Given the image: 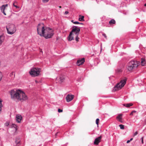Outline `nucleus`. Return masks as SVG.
<instances>
[{
	"label": "nucleus",
	"mask_w": 146,
	"mask_h": 146,
	"mask_svg": "<svg viewBox=\"0 0 146 146\" xmlns=\"http://www.w3.org/2000/svg\"><path fill=\"white\" fill-rule=\"evenodd\" d=\"M71 22H72L73 23V22H74V21H73V20H72L71 21Z\"/></svg>",
	"instance_id": "ea45409f"
},
{
	"label": "nucleus",
	"mask_w": 146,
	"mask_h": 146,
	"mask_svg": "<svg viewBox=\"0 0 146 146\" xmlns=\"http://www.w3.org/2000/svg\"><path fill=\"white\" fill-rule=\"evenodd\" d=\"M109 23L110 24H114L115 23V21L114 19H111L110 21L109 22Z\"/></svg>",
	"instance_id": "6ab92c4d"
},
{
	"label": "nucleus",
	"mask_w": 146,
	"mask_h": 146,
	"mask_svg": "<svg viewBox=\"0 0 146 146\" xmlns=\"http://www.w3.org/2000/svg\"><path fill=\"white\" fill-rule=\"evenodd\" d=\"M138 134V132L137 131L135 132L133 134V136H135L136 135H137Z\"/></svg>",
	"instance_id": "cd10ccee"
},
{
	"label": "nucleus",
	"mask_w": 146,
	"mask_h": 146,
	"mask_svg": "<svg viewBox=\"0 0 146 146\" xmlns=\"http://www.w3.org/2000/svg\"><path fill=\"white\" fill-rule=\"evenodd\" d=\"M144 5L145 6H146V3Z\"/></svg>",
	"instance_id": "a19ab883"
},
{
	"label": "nucleus",
	"mask_w": 146,
	"mask_h": 146,
	"mask_svg": "<svg viewBox=\"0 0 146 146\" xmlns=\"http://www.w3.org/2000/svg\"><path fill=\"white\" fill-rule=\"evenodd\" d=\"M6 29L8 33L10 35L13 34L16 31L15 25L12 24L8 25L6 27Z\"/></svg>",
	"instance_id": "39448f33"
},
{
	"label": "nucleus",
	"mask_w": 146,
	"mask_h": 146,
	"mask_svg": "<svg viewBox=\"0 0 146 146\" xmlns=\"http://www.w3.org/2000/svg\"><path fill=\"white\" fill-rule=\"evenodd\" d=\"M102 35L103 36H104V37L105 38H106V39L107 38V36L105 34L103 33V34Z\"/></svg>",
	"instance_id": "7c9ffc66"
},
{
	"label": "nucleus",
	"mask_w": 146,
	"mask_h": 146,
	"mask_svg": "<svg viewBox=\"0 0 146 146\" xmlns=\"http://www.w3.org/2000/svg\"><path fill=\"white\" fill-rule=\"evenodd\" d=\"M99 119L98 118H97L96 120V123L98 125V124L99 122Z\"/></svg>",
	"instance_id": "b1692460"
},
{
	"label": "nucleus",
	"mask_w": 146,
	"mask_h": 146,
	"mask_svg": "<svg viewBox=\"0 0 146 146\" xmlns=\"http://www.w3.org/2000/svg\"><path fill=\"white\" fill-rule=\"evenodd\" d=\"M38 34L41 36L44 37L46 39L52 38L54 34L52 29L44 26L42 23H39L37 27Z\"/></svg>",
	"instance_id": "f257e3e1"
},
{
	"label": "nucleus",
	"mask_w": 146,
	"mask_h": 146,
	"mask_svg": "<svg viewBox=\"0 0 146 146\" xmlns=\"http://www.w3.org/2000/svg\"><path fill=\"white\" fill-rule=\"evenodd\" d=\"M20 142V141L17 140V139H16V140L15 141V143L17 145Z\"/></svg>",
	"instance_id": "5701e85b"
},
{
	"label": "nucleus",
	"mask_w": 146,
	"mask_h": 146,
	"mask_svg": "<svg viewBox=\"0 0 146 146\" xmlns=\"http://www.w3.org/2000/svg\"><path fill=\"white\" fill-rule=\"evenodd\" d=\"M49 0H42V1L44 3H46Z\"/></svg>",
	"instance_id": "c756f323"
},
{
	"label": "nucleus",
	"mask_w": 146,
	"mask_h": 146,
	"mask_svg": "<svg viewBox=\"0 0 146 146\" xmlns=\"http://www.w3.org/2000/svg\"><path fill=\"white\" fill-rule=\"evenodd\" d=\"M12 126H13L12 127H14L15 128V129L16 130H17V129L16 128L17 126V125H15V124H14V125L13 124L12 125Z\"/></svg>",
	"instance_id": "a878e982"
},
{
	"label": "nucleus",
	"mask_w": 146,
	"mask_h": 146,
	"mask_svg": "<svg viewBox=\"0 0 146 146\" xmlns=\"http://www.w3.org/2000/svg\"><path fill=\"white\" fill-rule=\"evenodd\" d=\"M8 6V4H6L5 5H2L0 9L2 13H3L4 14L6 15V14L5 13V10H6V7H7Z\"/></svg>",
	"instance_id": "1a4fd4ad"
},
{
	"label": "nucleus",
	"mask_w": 146,
	"mask_h": 146,
	"mask_svg": "<svg viewBox=\"0 0 146 146\" xmlns=\"http://www.w3.org/2000/svg\"><path fill=\"white\" fill-rule=\"evenodd\" d=\"M138 62L135 60H132L128 64L127 69L129 71L137 68L139 65Z\"/></svg>",
	"instance_id": "20e7f679"
},
{
	"label": "nucleus",
	"mask_w": 146,
	"mask_h": 146,
	"mask_svg": "<svg viewBox=\"0 0 146 146\" xmlns=\"http://www.w3.org/2000/svg\"><path fill=\"white\" fill-rule=\"evenodd\" d=\"M40 68H34L31 69L29 73L32 76H37L40 73Z\"/></svg>",
	"instance_id": "0eeeda50"
},
{
	"label": "nucleus",
	"mask_w": 146,
	"mask_h": 146,
	"mask_svg": "<svg viewBox=\"0 0 146 146\" xmlns=\"http://www.w3.org/2000/svg\"><path fill=\"white\" fill-rule=\"evenodd\" d=\"M130 141L129 140H128V141H127V143H129L130 142Z\"/></svg>",
	"instance_id": "f704fd0d"
},
{
	"label": "nucleus",
	"mask_w": 146,
	"mask_h": 146,
	"mask_svg": "<svg viewBox=\"0 0 146 146\" xmlns=\"http://www.w3.org/2000/svg\"><path fill=\"white\" fill-rule=\"evenodd\" d=\"M3 77V75L1 72H0V81L1 80L2 78Z\"/></svg>",
	"instance_id": "412c9836"
},
{
	"label": "nucleus",
	"mask_w": 146,
	"mask_h": 146,
	"mask_svg": "<svg viewBox=\"0 0 146 146\" xmlns=\"http://www.w3.org/2000/svg\"><path fill=\"white\" fill-rule=\"evenodd\" d=\"M133 113L132 112L130 113V115H133Z\"/></svg>",
	"instance_id": "72a5a7b5"
},
{
	"label": "nucleus",
	"mask_w": 146,
	"mask_h": 146,
	"mask_svg": "<svg viewBox=\"0 0 146 146\" xmlns=\"http://www.w3.org/2000/svg\"><path fill=\"white\" fill-rule=\"evenodd\" d=\"M10 93L11 98L17 99L21 102L26 100L28 98L25 94L20 90L16 91L14 90H12L10 92Z\"/></svg>",
	"instance_id": "f03ea898"
},
{
	"label": "nucleus",
	"mask_w": 146,
	"mask_h": 146,
	"mask_svg": "<svg viewBox=\"0 0 146 146\" xmlns=\"http://www.w3.org/2000/svg\"><path fill=\"white\" fill-rule=\"evenodd\" d=\"M80 16L81 17H80L79 18V20L81 21H84V16H83L80 15Z\"/></svg>",
	"instance_id": "a211bd4d"
},
{
	"label": "nucleus",
	"mask_w": 146,
	"mask_h": 146,
	"mask_svg": "<svg viewBox=\"0 0 146 146\" xmlns=\"http://www.w3.org/2000/svg\"><path fill=\"white\" fill-rule=\"evenodd\" d=\"M68 13V11H66L64 13V14L65 15H67V14Z\"/></svg>",
	"instance_id": "473e14b6"
},
{
	"label": "nucleus",
	"mask_w": 146,
	"mask_h": 146,
	"mask_svg": "<svg viewBox=\"0 0 146 146\" xmlns=\"http://www.w3.org/2000/svg\"><path fill=\"white\" fill-rule=\"evenodd\" d=\"M102 137L100 136L97 138H96L94 141V144L95 145H98L99 143L101 141Z\"/></svg>",
	"instance_id": "9b49d317"
},
{
	"label": "nucleus",
	"mask_w": 146,
	"mask_h": 146,
	"mask_svg": "<svg viewBox=\"0 0 146 146\" xmlns=\"http://www.w3.org/2000/svg\"><path fill=\"white\" fill-rule=\"evenodd\" d=\"M8 125H9V124H7V126H8Z\"/></svg>",
	"instance_id": "49530a36"
},
{
	"label": "nucleus",
	"mask_w": 146,
	"mask_h": 146,
	"mask_svg": "<svg viewBox=\"0 0 146 146\" xmlns=\"http://www.w3.org/2000/svg\"><path fill=\"white\" fill-rule=\"evenodd\" d=\"M74 95H70V94L68 95L66 97V100L67 102H69L72 100L74 98Z\"/></svg>",
	"instance_id": "9d476101"
},
{
	"label": "nucleus",
	"mask_w": 146,
	"mask_h": 146,
	"mask_svg": "<svg viewBox=\"0 0 146 146\" xmlns=\"http://www.w3.org/2000/svg\"><path fill=\"white\" fill-rule=\"evenodd\" d=\"M8 125H9V124H7V126H8Z\"/></svg>",
	"instance_id": "de8ad7c7"
},
{
	"label": "nucleus",
	"mask_w": 146,
	"mask_h": 146,
	"mask_svg": "<svg viewBox=\"0 0 146 146\" xmlns=\"http://www.w3.org/2000/svg\"><path fill=\"white\" fill-rule=\"evenodd\" d=\"M141 64L142 66H145L146 64V61L143 58L141 59Z\"/></svg>",
	"instance_id": "4468645a"
},
{
	"label": "nucleus",
	"mask_w": 146,
	"mask_h": 146,
	"mask_svg": "<svg viewBox=\"0 0 146 146\" xmlns=\"http://www.w3.org/2000/svg\"><path fill=\"white\" fill-rule=\"evenodd\" d=\"M126 79L122 80L120 82L117 84L114 88V90L115 91L119 90L123 87L126 83Z\"/></svg>",
	"instance_id": "423d86ee"
},
{
	"label": "nucleus",
	"mask_w": 146,
	"mask_h": 146,
	"mask_svg": "<svg viewBox=\"0 0 146 146\" xmlns=\"http://www.w3.org/2000/svg\"><path fill=\"white\" fill-rule=\"evenodd\" d=\"M122 115L120 114L118 115L117 117V118L118 119V121H119L121 122H122V117H121Z\"/></svg>",
	"instance_id": "2eb2a0df"
},
{
	"label": "nucleus",
	"mask_w": 146,
	"mask_h": 146,
	"mask_svg": "<svg viewBox=\"0 0 146 146\" xmlns=\"http://www.w3.org/2000/svg\"><path fill=\"white\" fill-rule=\"evenodd\" d=\"M73 23L75 24H80V23L78 21H75L73 22Z\"/></svg>",
	"instance_id": "bb28decb"
},
{
	"label": "nucleus",
	"mask_w": 146,
	"mask_h": 146,
	"mask_svg": "<svg viewBox=\"0 0 146 146\" xmlns=\"http://www.w3.org/2000/svg\"><path fill=\"white\" fill-rule=\"evenodd\" d=\"M72 28V30L70 33L68 37L69 41H71L73 39V37L72 36L73 34V33H74L76 35L78 36L80 31V27L76 26H74Z\"/></svg>",
	"instance_id": "7ed1b4c3"
},
{
	"label": "nucleus",
	"mask_w": 146,
	"mask_h": 146,
	"mask_svg": "<svg viewBox=\"0 0 146 146\" xmlns=\"http://www.w3.org/2000/svg\"><path fill=\"white\" fill-rule=\"evenodd\" d=\"M58 112L60 113L62 111V110L60 109H59L58 110Z\"/></svg>",
	"instance_id": "c85d7f7f"
},
{
	"label": "nucleus",
	"mask_w": 146,
	"mask_h": 146,
	"mask_svg": "<svg viewBox=\"0 0 146 146\" xmlns=\"http://www.w3.org/2000/svg\"><path fill=\"white\" fill-rule=\"evenodd\" d=\"M78 36L76 35V38H75V40L77 41H78V39L79 38H78Z\"/></svg>",
	"instance_id": "393cba45"
},
{
	"label": "nucleus",
	"mask_w": 146,
	"mask_h": 146,
	"mask_svg": "<svg viewBox=\"0 0 146 146\" xmlns=\"http://www.w3.org/2000/svg\"><path fill=\"white\" fill-rule=\"evenodd\" d=\"M119 126L120 127V128L121 129H123L124 128V126L122 125H120Z\"/></svg>",
	"instance_id": "4be33fe9"
},
{
	"label": "nucleus",
	"mask_w": 146,
	"mask_h": 146,
	"mask_svg": "<svg viewBox=\"0 0 146 146\" xmlns=\"http://www.w3.org/2000/svg\"><path fill=\"white\" fill-rule=\"evenodd\" d=\"M80 24H81V25H83V24L82 23H80Z\"/></svg>",
	"instance_id": "58836bf2"
},
{
	"label": "nucleus",
	"mask_w": 146,
	"mask_h": 146,
	"mask_svg": "<svg viewBox=\"0 0 146 146\" xmlns=\"http://www.w3.org/2000/svg\"><path fill=\"white\" fill-rule=\"evenodd\" d=\"M132 112L133 113H135L136 112V111H132Z\"/></svg>",
	"instance_id": "c9c22d12"
},
{
	"label": "nucleus",
	"mask_w": 146,
	"mask_h": 146,
	"mask_svg": "<svg viewBox=\"0 0 146 146\" xmlns=\"http://www.w3.org/2000/svg\"><path fill=\"white\" fill-rule=\"evenodd\" d=\"M85 62V59L83 58L81 59H79L77 62V65L79 66L80 65L83 64Z\"/></svg>",
	"instance_id": "f8f14e48"
},
{
	"label": "nucleus",
	"mask_w": 146,
	"mask_h": 146,
	"mask_svg": "<svg viewBox=\"0 0 146 146\" xmlns=\"http://www.w3.org/2000/svg\"><path fill=\"white\" fill-rule=\"evenodd\" d=\"M4 39V37L3 36H0V44H1L3 42Z\"/></svg>",
	"instance_id": "f3484780"
},
{
	"label": "nucleus",
	"mask_w": 146,
	"mask_h": 146,
	"mask_svg": "<svg viewBox=\"0 0 146 146\" xmlns=\"http://www.w3.org/2000/svg\"><path fill=\"white\" fill-rule=\"evenodd\" d=\"M8 125H9V124H7V126H8Z\"/></svg>",
	"instance_id": "09e8293b"
},
{
	"label": "nucleus",
	"mask_w": 146,
	"mask_h": 146,
	"mask_svg": "<svg viewBox=\"0 0 146 146\" xmlns=\"http://www.w3.org/2000/svg\"><path fill=\"white\" fill-rule=\"evenodd\" d=\"M59 8H61V6H59Z\"/></svg>",
	"instance_id": "79ce46f5"
},
{
	"label": "nucleus",
	"mask_w": 146,
	"mask_h": 146,
	"mask_svg": "<svg viewBox=\"0 0 146 146\" xmlns=\"http://www.w3.org/2000/svg\"><path fill=\"white\" fill-rule=\"evenodd\" d=\"M35 82L36 83H37V81H35Z\"/></svg>",
	"instance_id": "a18cd8bd"
},
{
	"label": "nucleus",
	"mask_w": 146,
	"mask_h": 146,
	"mask_svg": "<svg viewBox=\"0 0 146 146\" xmlns=\"http://www.w3.org/2000/svg\"><path fill=\"white\" fill-rule=\"evenodd\" d=\"M2 101L1 100H0V113L1 112V109H2Z\"/></svg>",
	"instance_id": "aec40b11"
},
{
	"label": "nucleus",
	"mask_w": 146,
	"mask_h": 146,
	"mask_svg": "<svg viewBox=\"0 0 146 146\" xmlns=\"http://www.w3.org/2000/svg\"><path fill=\"white\" fill-rule=\"evenodd\" d=\"M58 133H57L56 134V135H57Z\"/></svg>",
	"instance_id": "c03bdc74"
},
{
	"label": "nucleus",
	"mask_w": 146,
	"mask_h": 146,
	"mask_svg": "<svg viewBox=\"0 0 146 146\" xmlns=\"http://www.w3.org/2000/svg\"><path fill=\"white\" fill-rule=\"evenodd\" d=\"M65 78V76L64 75H61L60 76L59 78H56V82H59L60 83H61L64 82Z\"/></svg>",
	"instance_id": "6e6552de"
},
{
	"label": "nucleus",
	"mask_w": 146,
	"mask_h": 146,
	"mask_svg": "<svg viewBox=\"0 0 146 146\" xmlns=\"http://www.w3.org/2000/svg\"><path fill=\"white\" fill-rule=\"evenodd\" d=\"M121 70H118V72H121Z\"/></svg>",
	"instance_id": "37998d69"
},
{
	"label": "nucleus",
	"mask_w": 146,
	"mask_h": 146,
	"mask_svg": "<svg viewBox=\"0 0 146 146\" xmlns=\"http://www.w3.org/2000/svg\"><path fill=\"white\" fill-rule=\"evenodd\" d=\"M143 137H142L141 138V143H142V144H143Z\"/></svg>",
	"instance_id": "2f4dec72"
},
{
	"label": "nucleus",
	"mask_w": 146,
	"mask_h": 146,
	"mask_svg": "<svg viewBox=\"0 0 146 146\" xmlns=\"http://www.w3.org/2000/svg\"><path fill=\"white\" fill-rule=\"evenodd\" d=\"M123 106L127 107L129 108L131 106H133V104L132 103H129L127 104H123Z\"/></svg>",
	"instance_id": "dca6fc26"
},
{
	"label": "nucleus",
	"mask_w": 146,
	"mask_h": 146,
	"mask_svg": "<svg viewBox=\"0 0 146 146\" xmlns=\"http://www.w3.org/2000/svg\"><path fill=\"white\" fill-rule=\"evenodd\" d=\"M133 139L132 138H131V139H130V140H129L130 141H132V140H133Z\"/></svg>",
	"instance_id": "4c0bfd02"
},
{
	"label": "nucleus",
	"mask_w": 146,
	"mask_h": 146,
	"mask_svg": "<svg viewBox=\"0 0 146 146\" xmlns=\"http://www.w3.org/2000/svg\"><path fill=\"white\" fill-rule=\"evenodd\" d=\"M13 5H14L15 7L16 8H17V7H17V6H16V5H14V4H13Z\"/></svg>",
	"instance_id": "e433bc0d"
},
{
	"label": "nucleus",
	"mask_w": 146,
	"mask_h": 146,
	"mask_svg": "<svg viewBox=\"0 0 146 146\" xmlns=\"http://www.w3.org/2000/svg\"><path fill=\"white\" fill-rule=\"evenodd\" d=\"M16 119L17 121L19 123L21 121L22 118V117L21 115H17L16 117Z\"/></svg>",
	"instance_id": "ddd939ff"
}]
</instances>
